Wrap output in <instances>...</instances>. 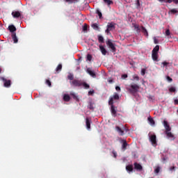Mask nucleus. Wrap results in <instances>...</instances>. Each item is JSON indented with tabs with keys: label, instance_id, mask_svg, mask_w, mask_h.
<instances>
[{
	"label": "nucleus",
	"instance_id": "obj_1",
	"mask_svg": "<svg viewBox=\"0 0 178 178\" xmlns=\"http://www.w3.org/2000/svg\"><path fill=\"white\" fill-rule=\"evenodd\" d=\"M163 127L164 129H165V135H167V137L168 138H171L172 140H175V135H173V134H172L171 131V127L169 125V123H168V122L166 120H163Z\"/></svg>",
	"mask_w": 178,
	"mask_h": 178
},
{
	"label": "nucleus",
	"instance_id": "obj_2",
	"mask_svg": "<svg viewBox=\"0 0 178 178\" xmlns=\"http://www.w3.org/2000/svg\"><path fill=\"white\" fill-rule=\"evenodd\" d=\"M139 86L136 83L130 84L129 87L126 88L127 91L129 92V93L131 95H135L137 93L138 91H139Z\"/></svg>",
	"mask_w": 178,
	"mask_h": 178
},
{
	"label": "nucleus",
	"instance_id": "obj_3",
	"mask_svg": "<svg viewBox=\"0 0 178 178\" xmlns=\"http://www.w3.org/2000/svg\"><path fill=\"white\" fill-rule=\"evenodd\" d=\"M106 44L108 47V48H110L111 50H112L113 53L116 52V47L113 42H112L111 40H108V41L106 42Z\"/></svg>",
	"mask_w": 178,
	"mask_h": 178
},
{
	"label": "nucleus",
	"instance_id": "obj_4",
	"mask_svg": "<svg viewBox=\"0 0 178 178\" xmlns=\"http://www.w3.org/2000/svg\"><path fill=\"white\" fill-rule=\"evenodd\" d=\"M85 82H83L82 81L78 80V79H74V81H72L70 82L71 85L74 87H81L82 86V84Z\"/></svg>",
	"mask_w": 178,
	"mask_h": 178
},
{
	"label": "nucleus",
	"instance_id": "obj_5",
	"mask_svg": "<svg viewBox=\"0 0 178 178\" xmlns=\"http://www.w3.org/2000/svg\"><path fill=\"white\" fill-rule=\"evenodd\" d=\"M149 141L152 143V146L156 147L157 146V141L156 140V135L152 134L149 136Z\"/></svg>",
	"mask_w": 178,
	"mask_h": 178
},
{
	"label": "nucleus",
	"instance_id": "obj_6",
	"mask_svg": "<svg viewBox=\"0 0 178 178\" xmlns=\"http://www.w3.org/2000/svg\"><path fill=\"white\" fill-rule=\"evenodd\" d=\"M1 81H3V87L5 88H9L11 85V81L10 80H7L4 77L1 78Z\"/></svg>",
	"mask_w": 178,
	"mask_h": 178
},
{
	"label": "nucleus",
	"instance_id": "obj_7",
	"mask_svg": "<svg viewBox=\"0 0 178 178\" xmlns=\"http://www.w3.org/2000/svg\"><path fill=\"white\" fill-rule=\"evenodd\" d=\"M118 99H120V97L118 96V94L115 93V95L111 97L110 101H108V105H113V100Z\"/></svg>",
	"mask_w": 178,
	"mask_h": 178
},
{
	"label": "nucleus",
	"instance_id": "obj_8",
	"mask_svg": "<svg viewBox=\"0 0 178 178\" xmlns=\"http://www.w3.org/2000/svg\"><path fill=\"white\" fill-rule=\"evenodd\" d=\"M11 15H13V18H19L21 17V13L19 11H13Z\"/></svg>",
	"mask_w": 178,
	"mask_h": 178
},
{
	"label": "nucleus",
	"instance_id": "obj_9",
	"mask_svg": "<svg viewBox=\"0 0 178 178\" xmlns=\"http://www.w3.org/2000/svg\"><path fill=\"white\" fill-rule=\"evenodd\" d=\"M115 24L113 22H111L108 24V26H106L107 30H114L115 29V26H114Z\"/></svg>",
	"mask_w": 178,
	"mask_h": 178
},
{
	"label": "nucleus",
	"instance_id": "obj_10",
	"mask_svg": "<svg viewBox=\"0 0 178 178\" xmlns=\"http://www.w3.org/2000/svg\"><path fill=\"white\" fill-rule=\"evenodd\" d=\"M86 72L88 73V74L90 75V76H92V78H96V74L94 71H92V70H90V68H88V70H86Z\"/></svg>",
	"mask_w": 178,
	"mask_h": 178
},
{
	"label": "nucleus",
	"instance_id": "obj_11",
	"mask_svg": "<svg viewBox=\"0 0 178 178\" xmlns=\"http://www.w3.org/2000/svg\"><path fill=\"white\" fill-rule=\"evenodd\" d=\"M111 113H112V115L114 116V118L116 117V109L113 104L111 105Z\"/></svg>",
	"mask_w": 178,
	"mask_h": 178
},
{
	"label": "nucleus",
	"instance_id": "obj_12",
	"mask_svg": "<svg viewBox=\"0 0 178 178\" xmlns=\"http://www.w3.org/2000/svg\"><path fill=\"white\" fill-rule=\"evenodd\" d=\"M11 38H13V41L15 44L18 43V38H17L16 33H13Z\"/></svg>",
	"mask_w": 178,
	"mask_h": 178
},
{
	"label": "nucleus",
	"instance_id": "obj_13",
	"mask_svg": "<svg viewBox=\"0 0 178 178\" xmlns=\"http://www.w3.org/2000/svg\"><path fill=\"white\" fill-rule=\"evenodd\" d=\"M152 58L154 62H158V53H152Z\"/></svg>",
	"mask_w": 178,
	"mask_h": 178
},
{
	"label": "nucleus",
	"instance_id": "obj_14",
	"mask_svg": "<svg viewBox=\"0 0 178 178\" xmlns=\"http://www.w3.org/2000/svg\"><path fill=\"white\" fill-rule=\"evenodd\" d=\"M134 169L138 170V171L142 170V165L138 164V163H134Z\"/></svg>",
	"mask_w": 178,
	"mask_h": 178
},
{
	"label": "nucleus",
	"instance_id": "obj_15",
	"mask_svg": "<svg viewBox=\"0 0 178 178\" xmlns=\"http://www.w3.org/2000/svg\"><path fill=\"white\" fill-rule=\"evenodd\" d=\"M8 30L11 33H15V32L17 31V29L14 25H10L8 26Z\"/></svg>",
	"mask_w": 178,
	"mask_h": 178
},
{
	"label": "nucleus",
	"instance_id": "obj_16",
	"mask_svg": "<svg viewBox=\"0 0 178 178\" xmlns=\"http://www.w3.org/2000/svg\"><path fill=\"white\" fill-rule=\"evenodd\" d=\"M99 49H100V51H102V55H106V49L104 47V46H99Z\"/></svg>",
	"mask_w": 178,
	"mask_h": 178
},
{
	"label": "nucleus",
	"instance_id": "obj_17",
	"mask_svg": "<svg viewBox=\"0 0 178 178\" xmlns=\"http://www.w3.org/2000/svg\"><path fill=\"white\" fill-rule=\"evenodd\" d=\"M115 129H116V131H118V134H120V136L124 135V131L120 127L116 126Z\"/></svg>",
	"mask_w": 178,
	"mask_h": 178
},
{
	"label": "nucleus",
	"instance_id": "obj_18",
	"mask_svg": "<svg viewBox=\"0 0 178 178\" xmlns=\"http://www.w3.org/2000/svg\"><path fill=\"white\" fill-rule=\"evenodd\" d=\"M64 1L69 5H71L72 3H77L79 2V0H64Z\"/></svg>",
	"mask_w": 178,
	"mask_h": 178
},
{
	"label": "nucleus",
	"instance_id": "obj_19",
	"mask_svg": "<svg viewBox=\"0 0 178 178\" xmlns=\"http://www.w3.org/2000/svg\"><path fill=\"white\" fill-rule=\"evenodd\" d=\"M140 29L142 30V33H143L144 35L148 37L147 30L143 26H140Z\"/></svg>",
	"mask_w": 178,
	"mask_h": 178
},
{
	"label": "nucleus",
	"instance_id": "obj_20",
	"mask_svg": "<svg viewBox=\"0 0 178 178\" xmlns=\"http://www.w3.org/2000/svg\"><path fill=\"white\" fill-rule=\"evenodd\" d=\"M85 120L86 121V128H87L88 129H90V118H86L85 119Z\"/></svg>",
	"mask_w": 178,
	"mask_h": 178
},
{
	"label": "nucleus",
	"instance_id": "obj_21",
	"mask_svg": "<svg viewBox=\"0 0 178 178\" xmlns=\"http://www.w3.org/2000/svg\"><path fill=\"white\" fill-rule=\"evenodd\" d=\"M122 148L124 151L127 149V142L126 140H122Z\"/></svg>",
	"mask_w": 178,
	"mask_h": 178
},
{
	"label": "nucleus",
	"instance_id": "obj_22",
	"mask_svg": "<svg viewBox=\"0 0 178 178\" xmlns=\"http://www.w3.org/2000/svg\"><path fill=\"white\" fill-rule=\"evenodd\" d=\"M126 170L131 172L134 171V165H128L126 166Z\"/></svg>",
	"mask_w": 178,
	"mask_h": 178
},
{
	"label": "nucleus",
	"instance_id": "obj_23",
	"mask_svg": "<svg viewBox=\"0 0 178 178\" xmlns=\"http://www.w3.org/2000/svg\"><path fill=\"white\" fill-rule=\"evenodd\" d=\"M63 99L64 100V102H68L69 101H70V97L69 96V95L65 94Z\"/></svg>",
	"mask_w": 178,
	"mask_h": 178
},
{
	"label": "nucleus",
	"instance_id": "obj_24",
	"mask_svg": "<svg viewBox=\"0 0 178 178\" xmlns=\"http://www.w3.org/2000/svg\"><path fill=\"white\" fill-rule=\"evenodd\" d=\"M147 120H148V122H149L150 125L152 126L155 125V121L151 117H148Z\"/></svg>",
	"mask_w": 178,
	"mask_h": 178
},
{
	"label": "nucleus",
	"instance_id": "obj_25",
	"mask_svg": "<svg viewBox=\"0 0 178 178\" xmlns=\"http://www.w3.org/2000/svg\"><path fill=\"white\" fill-rule=\"evenodd\" d=\"M158 51H159V45H156V47L152 49V53H156L158 54Z\"/></svg>",
	"mask_w": 178,
	"mask_h": 178
},
{
	"label": "nucleus",
	"instance_id": "obj_26",
	"mask_svg": "<svg viewBox=\"0 0 178 178\" xmlns=\"http://www.w3.org/2000/svg\"><path fill=\"white\" fill-rule=\"evenodd\" d=\"M70 96L72 97V98H74V100L79 101V97L78 96L76 95L74 92H70Z\"/></svg>",
	"mask_w": 178,
	"mask_h": 178
},
{
	"label": "nucleus",
	"instance_id": "obj_27",
	"mask_svg": "<svg viewBox=\"0 0 178 178\" xmlns=\"http://www.w3.org/2000/svg\"><path fill=\"white\" fill-rule=\"evenodd\" d=\"M88 108L90 111H94V106H93V104L92 103V102H88Z\"/></svg>",
	"mask_w": 178,
	"mask_h": 178
},
{
	"label": "nucleus",
	"instance_id": "obj_28",
	"mask_svg": "<svg viewBox=\"0 0 178 178\" xmlns=\"http://www.w3.org/2000/svg\"><path fill=\"white\" fill-rule=\"evenodd\" d=\"M104 2L108 6L113 4V1H112L111 0H104Z\"/></svg>",
	"mask_w": 178,
	"mask_h": 178
},
{
	"label": "nucleus",
	"instance_id": "obj_29",
	"mask_svg": "<svg viewBox=\"0 0 178 178\" xmlns=\"http://www.w3.org/2000/svg\"><path fill=\"white\" fill-rule=\"evenodd\" d=\"M56 71L57 73L62 71V64H59L58 65H57Z\"/></svg>",
	"mask_w": 178,
	"mask_h": 178
},
{
	"label": "nucleus",
	"instance_id": "obj_30",
	"mask_svg": "<svg viewBox=\"0 0 178 178\" xmlns=\"http://www.w3.org/2000/svg\"><path fill=\"white\" fill-rule=\"evenodd\" d=\"M170 35H171L170 29H167V31H165V36H167L168 38H171V36Z\"/></svg>",
	"mask_w": 178,
	"mask_h": 178
},
{
	"label": "nucleus",
	"instance_id": "obj_31",
	"mask_svg": "<svg viewBox=\"0 0 178 178\" xmlns=\"http://www.w3.org/2000/svg\"><path fill=\"white\" fill-rule=\"evenodd\" d=\"M85 89H89L90 88V85H88L87 83H82V86Z\"/></svg>",
	"mask_w": 178,
	"mask_h": 178
},
{
	"label": "nucleus",
	"instance_id": "obj_32",
	"mask_svg": "<svg viewBox=\"0 0 178 178\" xmlns=\"http://www.w3.org/2000/svg\"><path fill=\"white\" fill-rule=\"evenodd\" d=\"M96 13H97V15H98L99 19H101L102 18V12H100L99 10H97Z\"/></svg>",
	"mask_w": 178,
	"mask_h": 178
},
{
	"label": "nucleus",
	"instance_id": "obj_33",
	"mask_svg": "<svg viewBox=\"0 0 178 178\" xmlns=\"http://www.w3.org/2000/svg\"><path fill=\"white\" fill-rule=\"evenodd\" d=\"M98 41L100 43H104V37H102V35H99L98 36Z\"/></svg>",
	"mask_w": 178,
	"mask_h": 178
},
{
	"label": "nucleus",
	"instance_id": "obj_34",
	"mask_svg": "<svg viewBox=\"0 0 178 178\" xmlns=\"http://www.w3.org/2000/svg\"><path fill=\"white\" fill-rule=\"evenodd\" d=\"M172 13V14H176L178 13V11L176 9H172L170 11H168V14Z\"/></svg>",
	"mask_w": 178,
	"mask_h": 178
},
{
	"label": "nucleus",
	"instance_id": "obj_35",
	"mask_svg": "<svg viewBox=\"0 0 178 178\" xmlns=\"http://www.w3.org/2000/svg\"><path fill=\"white\" fill-rule=\"evenodd\" d=\"M92 28L94 29L95 30H97L98 29V24L95 23L92 24Z\"/></svg>",
	"mask_w": 178,
	"mask_h": 178
},
{
	"label": "nucleus",
	"instance_id": "obj_36",
	"mask_svg": "<svg viewBox=\"0 0 178 178\" xmlns=\"http://www.w3.org/2000/svg\"><path fill=\"white\" fill-rule=\"evenodd\" d=\"M68 80H70V81L74 80V74H69V75H68Z\"/></svg>",
	"mask_w": 178,
	"mask_h": 178
},
{
	"label": "nucleus",
	"instance_id": "obj_37",
	"mask_svg": "<svg viewBox=\"0 0 178 178\" xmlns=\"http://www.w3.org/2000/svg\"><path fill=\"white\" fill-rule=\"evenodd\" d=\"M168 91H170V92H175L176 89L175 87H171L170 89H168Z\"/></svg>",
	"mask_w": 178,
	"mask_h": 178
},
{
	"label": "nucleus",
	"instance_id": "obj_38",
	"mask_svg": "<svg viewBox=\"0 0 178 178\" xmlns=\"http://www.w3.org/2000/svg\"><path fill=\"white\" fill-rule=\"evenodd\" d=\"M136 9L140 8V1L139 0H136Z\"/></svg>",
	"mask_w": 178,
	"mask_h": 178
},
{
	"label": "nucleus",
	"instance_id": "obj_39",
	"mask_svg": "<svg viewBox=\"0 0 178 178\" xmlns=\"http://www.w3.org/2000/svg\"><path fill=\"white\" fill-rule=\"evenodd\" d=\"M87 60H88V61H91L92 60V55H90V54H88V56H87Z\"/></svg>",
	"mask_w": 178,
	"mask_h": 178
},
{
	"label": "nucleus",
	"instance_id": "obj_40",
	"mask_svg": "<svg viewBox=\"0 0 178 178\" xmlns=\"http://www.w3.org/2000/svg\"><path fill=\"white\" fill-rule=\"evenodd\" d=\"M166 79H167V81H168L169 83H172V81H173V79H172V78L170 77L169 76H166Z\"/></svg>",
	"mask_w": 178,
	"mask_h": 178
},
{
	"label": "nucleus",
	"instance_id": "obj_41",
	"mask_svg": "<svg viewBox=\"0 0 178 178\" xmlns=\"http://www.w3.org/2000/svg\"><path fill=\"white\" fill-rule=\"evenodd\" d=\"M134 29H136V32H138V33H139L140 31L139 26H138V25H134Z\"/></svg>",
	"mask_w": 178,
	"mask_h": 178
},
{
	"label": "nucleus",
	"instance_id": "obj_42",
	"mask_svg": "<svg viewBox=\"0 0 178 178\" xmlns=\"http://www.w3.org/2000/svg\"><path fill=\"white\" fill-rule=\"evenodd\" d=\"M83 31H88V25L86 24H85L84 26H83Z\"/></svg>",
	"mask_w": 178,
	"mask_h": 178
},
{
	"label": "nucleus",
	"instance_id": "obj_43",
	"mask_svg": "<svg viewBox=\"0 0 178 178\" xmlns=\"http://www.w3.org/2000/svg\"><path fill=\"white\" fill-rule=\"evenodd\" d=\"M45 83H47V85L49 86V87H51V81L49 80V79H47V81H45Z\"/></svg>",
	"mask_w": 178,
	"mask_h": 178
},
{
	"label": "nucleus",
	"instance_id": "obj_44",
	"mask_svg": "<svg viewBox=\"0 0 178 178\" xmlns=\"http://www.w3.org/2000/svg\"><path fill=\"white\" fill-rule=\"evenodd\" d=\"M160 172V168L157 167L156 169H154V173L158 174Z\"/></svg>",
	"mask_w": 178,
	"mask_h": 178
},
{
	"label": "nucleus",
	"instance_id": "obj_45",
	"mask_svg": "<svg viewBox=\"0 0 178 178\" xmlns=\"http://www.w3.org/2000/svg\"><path fill=\"white\" fill-rule=\"evenodd\" d=\"M154 44H159V41L156 38H154Z\"/></svg>",
	"mask_w": 178,
	"mask_h": 178
},
{
	"label": "nucleus",
	"instance_id": "obj_46",
	"mask_svg": "<svg viewBox=\"0 0 178 178\" xmlns=\"http://www.w3.org/2000/svg\"><path fill=\"white\" fill-rule=\"evenodd\" d=\"M140 74H142V76H144L145 74V69H142V70L140 71Z\"/></svg>",
	"mask_w": 178,
	"mask_h": 178
},
{
	"label": "nucleus",
	"instance_id": "obj_47",
	"mask_svg": "<svg viewBox=\"0 0 178 178\" xmlns=\"http://www.w3.org/2000/svg\"><path fill=\"white\" fill-rule=\"evenodd\" d=\"M134 79L136 81H139V76H134Z\"/></svg>",
	"mask_w": 178,
	"mask_h": 178
},
{
	"label": "nucleus",
	"instance_id": "obj_48",
	"mask_svg": "<svg viewBox=\"0 0 178 178\" xmlns=\"http://www.w3.org/2000/svg\"><path fill=\"white\" fill-rule=\"evenodd\" d=\"M174 105H175V106L178 105V99H174Z\"/></svg>",
	"mask_w": 178,
	"mask_h": 178
},
{
	"label": "nucleus",
	"instance_id": "obj_49",
	"mask_svg": "<svg viewBox=\"0 0 178 178\" xmlns=\"http://www.w3.org/2000/svg\"><path fill=\"white\" fill-rule=\"evenodd\" d=\"M113 31V30H112V29H106V33L109 34L110 31Z\"/></svg>",
	"mask_w": 178,
	"mask_h": 178
},
{
	"label": "nucleus",
	"instance_id": "obj_50",
	"mask_svg": "<svg viewBox=\"0 0 178 178\" xmlns=\"http://www.w3.org/2000/svg\"><path fill=\"white\" fill-rule=\"evenodd\" d=\"M163 66H168L169 65V63L163 62L161 63Z\"/></svg>",
	"mask_w": 178,
	"mask_h": 178
},
{
	"label": "nucleus",
	"instance_id": "obj_51",
	"mask_svg": "<svg viewBox=\"0 0 178 178\" xmlns=\"http://www.w3.org/2000/svg\"><path fill=\"white\" fill-rule=\"evenodd\" d=\"M172 1H173V0H165V1H163V2L168 3H171Z\"/></svg>",
	"mask_w": 178,
	"mask_h": 178
},
{
	"label": "nucleus",
	"instance_id": "obj_52",
	"mask_svg": "<svg viewBox=\"0 0 178 178\" xmlns=\"http://www.w3.org/2000/svg\"><path fill=\"white\" fill-rule=\"evenodd\" d=\"M94 94V90L88 91V95H92Z\"/></svg>",
	"mask_w": 178,
	"mask_h": 178
},
{
	"label": "nucleus",
	"instance_id": "obj_53",
	"mask_svg": "<svg viewBox=\"0 0 178 178\" xmlns=\"http://www.w3.org/2000/svg\"><path fill=\"white\" fill-rule=\"evenodd\" d=\"M112 153H113V157H114V158H116V157H117V154H116V152H114V151H113Z\"/></svg>",
	"mask_w": 178,
	"mask_h": 178
},
{
	"label": "nucleus",
	"instance_id": "obj_54",
	"mask_svg": "<svg viewBox=\"0 0 178 178\" xmlns=\"http://www.w3.org/2000/svg\"><path fill=\"white\" fill-rule=\"evenodd\" d=\"M115 90H116V91L120 92V86H116V87H115Z\"/></svg>",
	"mask_w": 178,
	"mask_h": 178
},
{
	"label": "nucleus",
	"instance_id": "obj_55",
	"mask_svg": "<svg viewBox=\"0 0 178 178\" xmlns=\"http://www.w3.org/2000/svg\"><path fill=\"white\" fill-rule=\"evenodd\" d=\"M127 77H128L127 74H123V75H122V79H126V78H127Z\"/></svg>",
	"mask_w": 178,
	"mask_h": 178
},
{
	"label": "nucleus",
	"instance_id": "obj_56",
	"mask_svg": "<svg viewBox=\"0 0 178 178\" xmlns=\"http://www.w3.org/2000/svg\"><path fill=\"white\" fill-rule=\"evenodd\" d=\"M175 170V166L170 168V170H171V171H173Z\"/></svg>",
	"mask_w": 178,
	"mask_h": 178
},
{
	"label": "nucleus",
	"instance_id": "obj_57",
	"mask_svg": "<svg viewBox=\"0 0 178 178\" xmlns=\"http://www.w3.org/2000/svg\"><path fill=\"white\" fill-rule=\"evenodd\" d=\"M172 2H174V3L177 4L178 3V0H173Z\"/></svg>",
	"mask_w": 178,
	"mask_h": 178
},
{
	"label": "nucleus",
	"instance_id": "obj_58",
	"mask_svg": "<svg viewBox=\"0 0 178 178\" xmlns=\"http://www.w3.org/2000/svg\"><path fill=\"white\" fill-rule=\"evenodd\" d=\"M158 1H159L160 2L165 1V0H158Z\"/></svg>",
	"mask_w": 178,
	"mask_h": 178
},
{
	"label": "nucleus",
	"instance_id": "obj_59",
	"mask_svg": "<svg viewBox=\"0 0 178 178\" xmlns=\"http://www.w3.org/2000/svg\"><path fill=\"white\" fill-rule=\"evenodd\" d=\"M112 82H113L112 80H109V81H108V83H111Z\"/></svg>",
	"mask_w": 178,
	"mask_h": 178
},
{
	"label": "nucleus",
	"instance_id": "obj_60",
	"mask_svg": "<svg viewBox=\"0 0 178 178\" xmlns=\"http://www.w3.org/2000/svg\"><path fill=\"white\" fill-rule=\"evenodd\" d=\"M0 72H2V69L1 68H0Z\"/></svg>",
	"mask_w": 178,
	"mask_h": 178
},
{
	"label": "nucleus",
	"instance_id": "obj_61",
	"mask_svg": "<svg viewBox=\"0 0 178 178\" xmlns=\"http://www.w3.org/2000/svg\"><path fill=\"white\" fill-rule=\"evenodd\" d=\"M177 114H178V109H177Z\"/></svg>",
	"mask_w": 178,
	"mask_h": 178
},
{
	"label": "nucleus",
	"instance_id": "obj_62",
	"mask_svg": "<svg viewBox=\"0 0 178 178\" xmlns=\"http://www.w3.org/2000/svg\"><path fill=\"white\" fill-rule=\"evenodd\" d=\"M177 158H178V155H177Z\"/></svg>",
	"mask_w": 178,
	"mask_h": 178
}]
</instances>
